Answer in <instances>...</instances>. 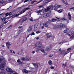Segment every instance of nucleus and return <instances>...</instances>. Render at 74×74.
<instances>
[{
    "mask_svg": "<svg viewBox=\"0 0 74 74\" xmlns=\"http://www.w3.org/2000/svg\"><path fill=\"white\" fill-rule=\"evenodd\" d=\"M71 67L73 69H74V66H71Z\"/></svg>",
    "mask_w": 74,
    "mask_h": 74,
    "instance_id": "63",
    "label": "nucleus"
},
{
    "mask_svg": "<svg viewBox=\"0 0 74 74\" xmlns=\"http://www.w3.org/2000/svg\"><path fill=\"white\" fill-rule=\"evenodd\" d=\"M24 71L25 73H28V71L26 69H24Z\"/></svg>",
    "mask_w": 74,
    "mask_h": 74,
    "instance_id": "31",
    "label": "nucleus"
},
{
    "mask_svg": "<svg viewBox=\"0 0 74 74\" xmlns=\"http://www.w3.org/2000/svg\"><path fill=\"white\" fill-rule=\"evenodd\" d=\"M0 19V21L2 22H5V20H6V18L5 17H3V18L1 17Z\"/></svg>",
    "mask_w": 74,
    "mask_h": 74,
    "instance_id": "10",
    "label": "nucleus"
},
{
    "mask_svg": "<svg viewBox=\"0 0 74 74\" xmlns=\"http://www.w3.org/2000/svg\"><path fill=\"white\" fill-rule=\"evenodd\" d=\"M34 1H32L31 2V4H33V3H34Z\"/></svg>",
    "mask_w": 74,
    "mask_h": 74,
    "instance_id": "56",
    "label": "nucleus"
},
{
    "mask_svg": "<svg viewBox=\"0 0 74 74\" xmlns=\"http://www.w3.org/2000/svg\"><path fill=\"white\" fill-rule=\"evenodd\" d=\"M49 47H47L46 48V51H49Z\"/></svg>",
    "mask_w": 74,
    "mask_h": 74,
    "instance_id": "35",
    "label": "nucleus"
},
{
    "mask_svg": "<svg viewBox=\"0 0 74 74\" xmlns=\"http://www.w3.org/2000/svg\"><path fill=\"white\" fill-rule=\"evenodd\" d=\"M71 50V49L69 48L67 49V51H70Z\"/></svg>",
    "mask_w": 74,
    "mask_h": 74,
    "instance_id": "59",
    "label": "nucleus"
},
{
    "mask_svg": "<svg viewBox=\"0 0 74 74\" xmlns=\"http://www.w3.org/2000/svg\"><path fill=\"white\" fill-rule=\"evenodd\" d=\"M56 18H57V19H61V18L58 17H56Z\"/></svg>",
    "mask_w": 74,
    "mask_h": 74,
    "instance_id": "55",
    "label": "nucleus"
},
{
    "mask_svg": "<svg viewBox=\"0 0 74 74\" xmlns=\"http://www.w3.org/2000/svg\"><path fill=\"white\" fill-rule=\"evenodd\" d=\"M65 53V51L64 50L61 51V54H62V55H63V54H64Z\"/></svg>",
    "mask_w": 74,
    "mask_h": 74,
    "instance_id": "27",
    "label": "nucleus"
},
{
    "mask_svg": "<svg viewBox=\"0 0 74 74\" xmlns=\"http://www.w3.org/2000/svg\"><path fill=\"white\" fill-rule=\"evenodd\" d=\"M37 26H38V25L37 24H35L34 26V30H37Z\"/></svg>",
    "mask_w": 74,
    "mask_h": 74,
    "instance_id": "15",
    "label": "nucleus"
},
{
    "mask_svg": "<svg viewBox=\"0 0 74 74\" xmlns=\"http://www.w3.org/2000/svg\"><path fill=\"white\" fill-rule=\"evenodd\" d=\"M11 14H12L11 13V12H10V13H9V15H11Z\"/></svg>",
    "mask_w": 74,
    "mask_h": 74,
    "instance_id": "58",
    "label": "nucleus"
},
{
    "mask_svg": "<svg viewBox=\"0 0 74 74\" xmlns=\"http://www.w3.org/2000/svg\"><path fill=\"white\" fill-rule=\"evenodd\" d=\"M48 63L49 65H51V64H52V61L51 60H50L48 62Z\"/></svg>",
    "mask_w": 74,
    "mask_h": 74,
    "instance_id": "21",
    "label": "nucleus"
},
{
    "mask_svg": "<svg viewBox=\"0 0 74 74\" xmlns=\"http://www.w3.org/2000/svg\"><path fill=\"white\" fill-rule=\"evenodd\" d=\"M61 20H62V21H66V18H61Z\"/></svg>",
    "mask_w": 74,
    "mask_h": 74,
    "instance_id": "26",
    "label": "nucleus"
},
{
    "mask_svg": "<svg viewBox=\"0 0 74 74\" xmlns=\"http://www.w3.org/2000/svg\"><path fill=\"white\" fill-rule=\"evenodd\" d=\"M53 56V55L52 54V55H50L49 56V57H52V56Z\"/></svg>",
    "mask_w": 74,
    "mask_h": 74,
    "instance_id": "47",
    "label": "nucleus"
},
{
    "mask_svg": "<svg viewBox=\"0 0 74 74\" xmlns=\"http://www.w3.org/2000/svg\"><path fill=\"white\" fill-rule=\"evenodd\" d=\"M32 53H33V54H34V53H35V51H33Z\"/></svg>",
    "mask_w": 74,
    "mask_h": 74,
    "instance_id": "57",
    "label": "nucleus"
},
{
    "mask_svg": "<svg viewBox=\"0 0 74 74\" xmlns=\"http://www.w3.org/2000/svg\"><path fill=\"white\" fill-rule=\"evenodd\" d=\"M27 31L28 32L30 33V32H32V28H31V27H29V29H28Z\"/></svg>",
    "mask_w": 74,
    "mask_h": 74,
    "instance_id": "17",
    "label": "nucleus"
},
{
    "mask_svg": "<svg viewBox=\"0 0 74 74\" xmlns=\"http://www.w3.org/2000/svg\"><path fill=\"white\" fill-rule=\"evenodd\" d=\"M27 17H25L24 18L23 20L22 18L20 20L19 22L21 23H23L25 21H26L27 20Z\"/></svg>",
    "mask_w": 74,
    "mask_h": 74,
    "instance_id": "6",
    "label": "nucleus"
},
{
    "mask_svg": "<svg viewBox=\"0 0 74 74\" xmlns=\"http://www.w3.org/2000/svg\"><path fill=\"white\" fill-rule=\"evenodd\" d=\"M57 11L58 12H59V13H61V12H63L62 9H60L58 10Z\"/></svg>",
    "mask_w": 74,
    "mask_h": 74,
    "instance_id": "25",
    "label": "nucleus"
},
{
    "mask_svg": "<svg viewBox=\"0 0 74 74\" xmlns=\"http://www.w3.org/2000/svg\"><path fill=\"white\" fill-rule=\"evenodd\" d=\"M18 28L20 30H23V27L22 26H20L18 27Z\"/></svg>",
    "mask_w": 74,
    "mask_h": 74,
    "instance_id": "24",
    "label": "nucleus"
},
{
    "mask_svg": "<svg viewBox=\"0 0 74 74\" xmlns=\"http://www.w3.org/2000/svg\"><path fill=\"white\" fill-rule=\"evenodd\" d=\"M21 33V32H20V31H18V34H19L20 33Z\"/></svg>",
    "mask_w": 74,
    "mask_h": 74,
    "instance_id": "54",
    "label": "nucleus"
},
{
    "mask_svg": "<svg viewBox=\"0 0 74 74\" xmlns=\"http://www.w3.org/2000/svg\"><path fill=\"white\" fill-rule=\"evenodd\" d=\"M6 65V63L3 62L0 64V69L1 70H3L5 69V66Z\"/></svg>",
    "mask_w": 74,
    "mask_h": 74,
    "instance_id": "3",
    "label": "nucleus"
},
{
    "mask_svg": "<svg viewBox=\"0 0 74 74\" xmlns=\"http://www.w3.org/2000/svg\"><path fill=\"white\" fill-rule=\"evenodd\" d=\"M32 35H35V34H34V32H32L31 34V36H32Z\"/></svg>",
    "mask_w": 74,
    "mask_h": 74,
    "instance_id": "43",
    "label": "nucleus"
},
{
    "mask_svg": "<svg viewBox=\"0 0 74 74\" xmlns=\"http://www.w3.org/2000/svg\"><path fill=\"white\" fill-rule=\"evenodd\" d=\"M62 3H63L64 4H65L66 5H69V3L64 1V0H62Z\"/></svg>",
    "mask_w": 74,
    "mask_h": 74,
    "instance_id": "18",
    "label": "nucleus"
},
{
    "mask_svg": "<svg viewBox=\"0 0 74 74\" xmlns=\"http://www.w3.org/2000/svg\"><path fill=\"white\" fill-rule=\"evenodd\" d=\"M17 62H18V63H20L21 62V60H20L18 59L17 60Z\"/></svg>",
    "mask_w": 74,
    "mask_h": 74,
    "instance_id": "44",
    "label": "nucleus"
},
{
    "mask_svg": "<svg viewBox=\"0 0 74 74\" xmlns=\"http://www.w3.org/2000/svg\"><path fill=\"white\" fill-rule=\"evenodd\" d=\"M30 10L29 8H25L21 12H20L19 14H17L16 15H15V17H17L18 16H19V15H21L22 14H23V13H24L26 11H27V10Z\"/></svg>",
    "mask_w": 74,
    "mask_h": 74,
    "instance_id": "2",
    "label": "nucleus"
},
{
    "mask_svg": "<svg viewBox=\"0 0 74 74\" xmlns=\"http://www.w3.org/2000/svg\"><path fill=\"white\" fill-rule=\"evenodd\" d=\"M39 39V37H36V40H38Z\"/></svg>",
    "mask_w": 74,
    "mask_h": 74,
    "instance_id": "53",
    "label": "nucleus"
},
{
    "mask_svg": "<svg viewBox=\"0 0 74 74\" xmlns=\"http://www.w3.org/2000/svg\"><path fill=\"white\" fill-rule=\"evenodd\" d=\"M12 25H10L9 26V27H8V28L10 29V27H12Z\"/></svg>",
    "mask_w": 74,
    "mask_h": 74,
    "instance_id": "45",
    "label": "nucleus"
},
{
    "mask_svg": "<svg viewBox=\"0 0 74 74\" xmlns=\"http://www.w3.org/2000/svg\"><path fill=\"white\" fill-rule=\"evenodd\" d=\"M69 31V28H66L65 30H64V33H66L67 32Z\"/></svg>",
    "mask_w": 74,
    "mask_h": 74,
    "instance_id": "22",
    "label": "nucleus"
},
{
    "mask_svg": "<svg viewBox=\"0 0 74 74\" xmlns=\"http://www.w3.org/2000/svg\"><path fill=\"white\" fill-rule=\"evenodd\" d=\"M20 52H19L17 53V55H19V53H20Z\"/></svg>",
    "mask_w": 74,
    "mask_h": 74,
    "instance_id": "64",
    "label": "nucleus"
},
{
    "mask_svg": "<svg viewBox=\"0 0 74 74\" xmlns=\"http://www.w3.org/2000/svg\"><path fill=\"white\" fill-rule=\"evenodd\" d=\"M42 10H43L42 9L41 10H37L36 11V12H37V13H38L39 14H41L40 12H42Z\"/></svg>",
    "mask_w": 74,
    "mask_h": 74,
    "instance_id": "19",
    "label": "nucleus"
},
{
    "mask_svg": "<svg viewBox=\"0 0 74 74\" xmlns=\"http://www.w3.org/2000/svg\"><path fill=\"white\" fill-rule=\"evenodd\" d=\"M6 45L8 47V49H9V47L8 46V45H9V46H10L11 45V43L10 42H6Z\"/></svg>",
    "mask_w": 74,
    "mask_h": 74,
    "instance_id": "13",
    "label": "nucleus"
},
{
    "mask_svg": "<svg viewBox=\"0 0 74 74\" xmlns=\"http://www.w3.org/2000/svg\"><path fill=\"white\" fill-rule=\"evenodd\" d=\"M8 15H9V14L8 13H7L5 14V16H6L5 17V18L6 17V16H8Z\"/></svg>",
    "mask_w": 74,
    "mask_h": 74,
    "instance_id": "39",
    "label": "nucleus"
},
{
    "mask_svg": "<svg viewBox=\"0 0 74 74\" xmlns=\"http://www.w3.org/2000/svg\"><path fill=\"white\" fill-rule=\"evenodd\" d=\"M43 25L45 27H48V26H49V23H44Z\"/></svg>",
    "mask_w": 74,
    "mask_h": 74,
    "instance_id": "14",
    "label": "nucleus"
},
{
    "mask_svg": "<svg viewBox=\"0 0 74 74\" xmlns=\"http://www.w3.org/2000/svg\"><path fill=\"white\" fill-rule=\"evenodd\" d=\"M68 16L69 17H71V14H70V13L69 12L68 13Z\"/></svg>",
    "mask_w": 74,
    "mask_h": 74,
    "instance_id": "37",
    "label": "nucleus"
},
{
    "mask_svg": "<svg viewBox=\"0 0 74 74\" xmlns=\"http://www.w3.org/2000/svg\"><path fill=\"white\" fill-rule=\"evenodd\" d=\"M51 13L50 12L47 13L46 14H45V16L46 17H49V16L50 15H51Z\"/></svg>",
    "mask_w": 74,
    "mask_h": 74,
    "instance_id": "12",
    "label": "nucleus"
},
{
    "mask_svg": "<svg viewBox=\"0 0 74 74\" xmlns=\"http://www.w3.org/2000/svg\"><path fill=\"white\" fill-rule=\"evenodd\" d=\"M33 17H31L29 18V20L30 21H33Z\"/></svg>",
    "mask_w": 74,
    "mask_h": 74,
    "instance_id": "28",
    "label": "nucleus"
},
{
    "mask_svg": "<svg viewBox=\"0 0 74 74\" xmlns=\"http://www.w3.org/2000/svg\"><path fill=\"white\" fill-rule=\"evenodd\" d=\"M56 21V19H52V22H55Z\"/></svg>",
    "mask_w": 74,
    "mask_h": 74,
    "instance_id": "34",
    "label": "nucleus"
},
{
    "mask_svg": "<svg viewBox=\"0 0 74 74\" xmlns=\"http://www.w3.org/2000/svg\"><path fill=\"white\" fill-rule=\"evenodd\" d=\"M7 22H8V21H6L5 22H4L3 23V24H6V23H7Z\"/></svg>",
    "mask_w": 74,
    "mask_h": 74,
    "instance_id": "46",
    "label": "nucleus"
},
{
    "mask_svg": "<svg viewBox=\"0 0 74 74\" xmlns=\"http://www.w3.org/2000/svg\"><path fill=\"white\" fill-rule=\"evenodd\" d=\"M66 64L65 63V64H62V66H63V67H66Z\"/></svg>",
    "mask_w": 74,
    "mask_h": 74,
    "instance_id": "33",
    "label": "nucleus"
},
{
    "mask_svg": "<svg viewBox=\"0 0 74 74\" xmlns=\"http://www.w3.org/2000/svg\"><path fill=\"white\" fill-rule=\"evenodd\" d=\"M6 2H7V1L6 0H4L3 1L2 0H0V3L3 5L6 4Z\"/></svg>",
    "mask_w": 74,
    "mask_h": 74,
    "instance_id": "8",
    "label": "nucleus"
},
{
    "mask_svg": "<svg viewBox=\"0 0 74 74\" xmlns=\"http://www.w3.org/2000/svg\"><path fill=\"white\" fill-rule=\"evenodd\" d=\"M55 8L54 10H57L58 8H61L62 7V6L60 5H55Z\"/></svg>",
    "mask_w": 74,
    "mask_h": 74,
    "instance_id": "7",
    "label": "nucleus"
},
{
    "mask_svg": "<svg viewBox=\"0 0 74 74\" xmlns=\"http://www.w3.org/2000/svg\"><path fill=\"white\" fill-rule=\"evenodd\" d=\"M43 6H44V5H40V6H38V8H42V7H43Z\"/></svg>",
    "mask_w": 74,
    "mask_h": 74,
    "instance_id": "36",
    "label": "nucleus"
},
{
    "mask_svg": "<svg viewBox=\"0 0 74 74\" xmlns=\"http://www.w3.org/2000/svg\"><path fill=\"white\" fill-rule=\"evenodd\" d=\"M43 0H40L39 2H37V3H36V4H38V3H40L41 2V1H43Z\"/></svg>",
    "mask_w": 74,
    "mask_h": 74,
    "instance_id": "32",
    "label": "nucleus"
},
{
    "mask_svg": "<svg viewBox=\"0 0 74 74\" xmlns=\"http://www.w3.org/2000/svg\"><path fill=\"white\" fill-rule=\"evenodd\" d=\"M2 62V59L0 58V63H1Z\"/></svg>",
    "mask_w": 74,
    "mask_h": 74,
    "instance_id": "49",
    "label": "nucleus"
},
{
    "mask_svg": "<svg viewBox=\"0 0 74 74\" xmlns=\"http://www.w3.org/2000/svg\"><path fill=\"white\" fill-rule=\"evenodd\" d=\"M27 1H28V0H25V1L24 2V3H26V2H27Z\"/></svg>",
    "mask_w": 74,
    "mask_h": 74,
    "instance_id": "51",
    "label": "nucleus"
},
{
    "mask_svg": "<svg viewBox=\"0 0 74 74\" xmlns=\"http://www.w3.org/2000/svg\"><path fill=\"white\" fill-rule=\"evenodd\" d=\"M32 64L36 68L38 67V64H35L34 63H32Z\"/></svg>",
    "mask_w": 74,
    "mask_h": 74,
    "instance_id": "16",
    "label": "nucleus"
},
{
    "mask_svg": "<svg viewBox=\"0 0 74 74\" xmlns=\"http://www.w3.org/2000/svg\"><path fill=\"white\" fill-rule=\"evenodd\" d=\"M50 9H51V6L48 7L45 10V12H48Z\"/></svg>",
    "mask_w": 74,
    "mask_h": 74,
    "instance_id": "11",
    "label": "nucleus"
},
{
    "mask_svg": "<svg viewBox=\"0 0 74 74\" xmlns=\"http://www.w3.org/2000/svg\"><path fill=\"white\" fill-rule=\"evenodd\" d=\"M44 28V26L43 25H42V27H41V29H43Z\"/></svg>",
    "mask_w": 74,
    "mask_h": 74,
    "instance_id": "50",
    "label": "nucleus"
},
{
    "mask_svg": "<svg viewBox=\"0 0 74 74\" xmlns=\"http://www.w3.org/2000/svg\"><path fill=\"white\" fill-rule=\"evenodd\" d=\"M67 23H69V20H66Z\"/></svg>",
    "mask_w": 74,
    "mask_h": 74,
    "instance_id": "61",
    "label": "nucleus"
},
{
    "mask_svg": "<svg viewBox=\"0 0 74 74\" xmlns=\"http://www.w3.org/2000/svg\"><path fill=\"white\" fill-rule=\"evenodd\" d=\"M6 70L7 71H8V72H9V73H13V71H12L11 68H8L6 69Z\"/></svg>",
    "mask_w": 74,
    "mask_h": 74,
    "instance_id": "9",
    "label": "nucleus"
},
{
    "mask_svg": "<svg viewBox=\"0 0 74 74\" xmlns=\"http://www.w3.org/2000/svg\"><path fill=\"white\" fill-rule=\"evenodd\" d=\"M52 0H47V1L46 2V3H48V2H50V1H52Z\"/></svg>",
    "mask_w": 74,
    "mask_h": 74,
    "instance_id": "42",
    "label": "nucleus"
},
{
    "mask_svg": "<svg viewBox=\"0 0 74 74\" xmlns=\"http://www.w3.org/2000/svg\"><path fill=\"white\" fill-rule=\"evenodd\" d=\"M41 32L40 31H38L36 32V34H38L41 33Z\"/></svg>",
    "mask_w": 74,
    "mask_h": 74,
    "instance_id": "30",
    "label": "nucleus"
},
{
    "mask_svg": "<svg viewBox=\"0 0 74 74\" xmlns=\"http://www.w3.org/2000/svg\"><path fill=\"white\" fill-rule=\"evenodd\" d=\"M68 36H69L71 38H74V34H73V32H70L69 33L67 34Z\"/></svg>",
    "mask_w": 74,
    "mask_h": 74,
    "instance_id": "4",
    "label": "nucleus"
},
{
    "mask_svg": "<svg viewBox=\"0 0 74 74\" xmlns=\"http://www.w3.org/2000/svg\"><path fill=\"white\" fill-rule=\"evenodd\" d=\"M2 27H3V26L2 25H0V29H1V28H2Z\"/></svg>",
    "mask_w": 74,
    "mask_h": 74,
    "instance_id": "52",
    "label": "nucleus"
},
{
    "mask_svg": "<svg viewBox=\"0 0 74 74\" xmlns=\"http://www.w3.org/2000/svg\"><path fill=\"white\" fill-rule=\"evenodd\" d=\"M31 60V58H29L28 60H26V61H29V60Z\"/></svg>",
    "mask_w": 74,
    "mask_h": 74,
    "instance_id": "41",
    "label": "nucleus"
},
{
    "mask_svg": "<svg viewBox=\"0 0 74 74\" xmlns=\"http://www.w3.org/2000/svg\"><path fill=\"white\" fill-rule=\"evenodd\" d=\"M21 60L23 61H25V60H26V58H25L24 57H22L21 58Z\"/></svg>",
    "mask_w": 74,
    "mask_h": 74,
    "instance_id": "20",
    "label": "nucleus"
},
{
    "mask_svg": "<svg viewBox=\"0 0 74 74\" xmlns=\"http://www.w3.org/2000/svg\"><path fill=\"white\" fill-rule=\"evenodd\" d=\"M41 17L42 18H44L46 17L45 16V14H43L42 15Z\"/></svg>",
    "mask_w": 74,
    "mask_h": 74,
    "instance_id": "23",
    "label": "nucleus"
},
{
    "mask_svg": "<svg viewBox=\"0 0 74 74\" xmlns=\"http://www.w3.org/2000/svg\"><path fill=\"white\" fill-rule=\"evenodd\" d=\"M65 42L64 41H62L61 42L59 43L58 44H63V43H64Z\"/></svg>",
    "mask_w": 74,
    "mask_h": 74,
    "instance_id": "29",
    "label": "nucleus"
},
{
    "mask_svg": "<svg viewBox=\"0 0 74 74\" xmlns=\"http://www.w3.org/2000/svg\"><path fill=\"white\" fill-rule=\"evenodd\" d=\"M30 35H31V34H29V35H28L27 36V37L26 40H27V38L29 37V36H30Z\"/></svg>",
    "mask_w": 74,
    "mask_h": 74,
    "instance_id": "48",
    "label": "nucleus"
},
{
    "mask_svg": "<svg viewBox=\"0 0 74 74\" xmlns=\"http://www.w3.org/2000/svg\"><path fill=\"white\" fill-rule=\"evenodd\" d=\"M34 3H37V1L36 0H34L33 1Z\"/></svg>",
    "mask_w": 74,
    "mask_h": 74,
    "instance_id": "60",
    "label": "nucleus"
},
{
    "mask_svg": "<svg viewBox=\"0 0 74 74\" xmlns=\"http://www.w3.org/2000/svg\"><path fill=\"white\" fill-rule=\"evenodd\" d=\"M35 48H36L38 49V51H41L42 53H45V50L44 49H42L44 47L42 46V43L41 42H40L38 45L35 44Z\"/></svg>",
    "mask_w": 74,
    "mask_h": 74,
    "instance_id": "1",
    "label": "nucleus"
},
{
    "mask_svg": "<svg viewBox=\"0 0 74 74\" xmlns=\"http://www.w3.org/2000/svg\"><path fill=\"white\" fill-rule=\"evenodd\" d=\"M63 25V27L65 28H66V27H67V26L66 25Z\"/></svg>",
    "mask_w": 74,
    "mask_h": 74,
    "instance_id": "40",
    "label": "nucleus"
},
{
    "mask_svg": "<svg viewBox=\"0 0 74 74\" xmlns=\"http://www.w3.org/2000/svg\"><path fill=\"white\" fill-rule=\"evenodd\" d=\"M54 68H55V67H53V66H51L50 67V69H52V70H53V69H54Z\"/></svg>",
    "mask_w": 74,
    "mask_h": 74,
    "instance_id": "38",
    "label": "nucleus"
},
{
    "mask_svg": "<svg viewBox=\"0 0 74 74\" xmlns=\"http://www.w3.org/2000/svg\"><path fill=\"white\" fill-rule=\"evenodd\" d=\"M10 53H12V51L11 50H10Z\"/></svg>",
    "mask_w": 74,
    "mask_h": 74,
    "instance_id": "62",
    "label": "nucleus"
},
{
    "mask_svg": "<svg viewBox=\"0 0 74 74\" xmlns=\"http://www.w3.org/2000/svg\"><path fill=\"white\" fill-rule=\"evenodd\" d=\"M56 27L60 29L63 27V24L62 23H60L58 24V25H56Z\"/></svg>",
    "mask_w": 74,
    "mask_h": 74,
    "instance_id": "5",
    "label": "nucleus"
}]
</instances>
